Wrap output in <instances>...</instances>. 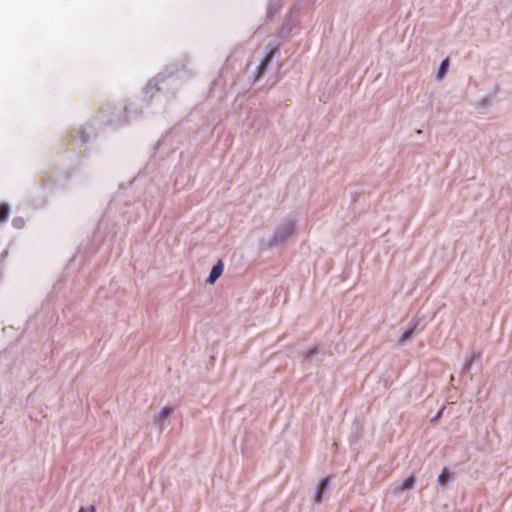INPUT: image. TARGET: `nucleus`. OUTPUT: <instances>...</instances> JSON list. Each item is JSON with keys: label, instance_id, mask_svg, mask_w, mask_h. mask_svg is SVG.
I'll return each mask as SVG.
<instances>
[{"label": "nucleus", "instance_id": "nucleus-7", "mask_svg": "<svg viewBox=\"0 0 512 512\" xmlns=\"http://www.w3.org/2000/svg\"><path fill=\"white\" fill-rule=\"evenodd\" d=\"M274 55V50H272L270 53H268L264 59L261 61L260 65L258 66V72L259 74H262L264 70L266 69L267 65L272 60V57Z\"/></svg>", "mask_w": 512, "mask_h": 512}, {"label": "nucleus", "instance_id": "nucleus-5", "mask_svg": "<svg viewBox=\"0 0 512 512\" xmlns=\"http://www.w3.org/2000/svg\"><path fill=\"white\" fill-rule=\"evenodd\" d=\"M415 484V478L414 476H409L408 478H406L404 480V482L396 488V492H401V491H404V490H407V489H411L413 488Z\"/></svg>", "mask_w": 512, "mask_h": 512}, {"label": "nucleus", "instance_id": "nucleus-9", "mask_svg": "<svg viewBox=\"0 0 512 512\" xmlns=\"http://www.w3.org/2000/svg\"><path fill=\"white\" fill-rule=\"evenodd\" d=\"M449 477H450L449 470L447 468H444L438 477L439 484L442 486H445Z\"/></svg>", "mask_w": 512, "mask_h": 512}, {"label": "nucleus", "instance_id": "nucleus-3", "mask_svg": "<svg viewBox=\"0 0 512 512\" xmlns=\"http://www.w3.org/2000/svg\"><path fill=\"white\" fill-rule=\"evenodd\" d=\"M329 484V477H325L321 480L318 490L315 496V502L320 503L322 501V495Z\"/></svg>", "mask_w": 512, "mask_h": 512}, {"label": "nucleus", "instance_id": "nucleus-11", "mask_svg": "<svg viewBox=\"0 0 512 512\" xmlns=\"http://www.w3.org/2000/svg\"><path fill=\"white\" fill-rule=\"evenodd\" d=\"M78 512H96V507L91 505L87 510L84 507H81Z\"/></svg>", "mask_w": 512, "mask_h": 512}, {"label": "nucleus", "instance_id": "nucleus-1", "mask_svg": "<svg viewBox=\"0 0 512 512\" xmlns=\"http://www.w3.org/2000/svg\"><path fill=\"white\" fill-rule=\"evenodd\" d=\"M223 272V263L219 260L211 269V272L206 280L207 283L213 284L221 276Z\"/></svg>", "mask_w": 512, "mask_h": 512}, {"label": "nucleus", "instance_id": "nucleus-8", "mask_svg": "<svg viewBox=\"0 0 512 512\" xmlns=\"http://www.w3.org/2000/svg\"><path fill=\"white\" fill-rule=\"evenodd\" d=\"M9 215V207L7 204H0V223L5 222Z\"/></svg>", "mask_w": 512, "mask_h": 512}, {"label": "nucleus", "instance_id": "nucleus-6", "mask_svg": "<svg viewBox=\"0 0 512 512\" xmlns=\"http://www.w3.org/2000/svg\"><path fill=\"white\" fill-rule=\"evenodd\" d=\"M172 412H173V408L172 407H169V406L164 407L160 411L156 421L158 423L162 424L172 414Z\"/></svg>", "mask_w": 512, "mask_h": 512}, {"label": "nucleus", "instance_id": "nucleus-2", "mask_svg": "<svg viewBox=\"0 0 512 512\" xmlns=\"http://www.w3.org/2000/svg\"><path fill=\"white\" fill-rule=\"evenodd\" d=\"M294 224L289 223L281 227L275 234L276 240H283L285 237L291 235L294 231Z\"/></svg>", "mask_w": 512, "mask_h": 512}, {"label": "nucleus", "instance_id": "nucleus-4", "mask_svg": "<svg viewBox=\"0 0 512 512\" xmlns=\"http://www.w3.org/2000/svg\"><path fill=\"white\" fill-rule=\"evenodd\" d=\"M416 326H417V324L414 323L408 329H406L404 331V333L401 335V337L399 339L400 344H404L406 341H408L412 337V335L415 332Z\"/></svg>", "mask_w": 512, "mask_h": 512}, {"label": "nucleus", "instance_id": "nucleus-10", "mask_svg": "<svg viewBox=\"0 0 512 512\" xmlns=\"http://www.w3.org/2000/svg\"><path fill=\"white\" fill-rule=\"evenodd\" d=\"M448 66H449V60H448V59H445V60L441 63V65H440V67H439V70H438V78H442V77L445 75V73H446V71H447V69H448Z\"/></svg>", "mask_w": 512, "mask_h": 512}]
</instances>
